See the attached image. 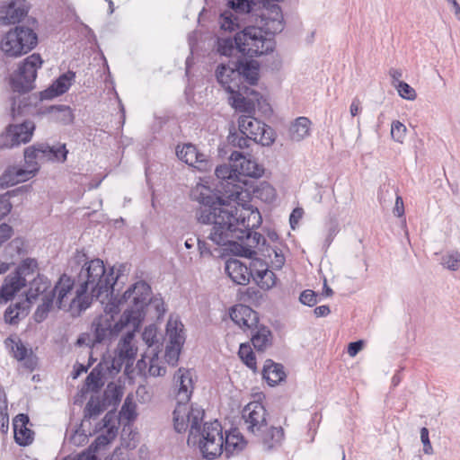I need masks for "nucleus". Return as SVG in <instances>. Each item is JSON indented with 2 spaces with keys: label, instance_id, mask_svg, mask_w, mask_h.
Masks as SVG:
<instances>
[{
  "label": "nucleus",
  "instance_id": "21",
  "mask_svg": "<svg viewBox=\"0 0 460 460\" xmlns=\"http://www.w3.org/2000/svg\"><path fill=\"white\" fill-rule=\"evenodd\" d=\"M248 423L247 429L253 434L262 431L267 427L266 409L261 403H255L245 419Z\"/></svg>",
  "mask_w": 460,
  "mask_h": 460
},
{
  "label": "nucleus",
  "instance_id": "4",
  "mask_svg": "<svg viewBox=\"0 0 460 460\" xmlns=\"http://www.w3.org/2000/svg\"><path fill=\"white\" fill-rule=\"evenodd\" d=\"M85 253L77 257V262L85 261L77 275L78 288L75 290V300L80 310H87L93 304V297H98L103 292L116 284L114 268L107 273L103 261L96 258L86 261Z\"/></svg>",
  "mask_w": 460,
  "mask_h": 460
},
{
  "label": "nucleus",
  "instance_id": "57",
  "mask_svg": "<svg viewBox=\"0 0 460 460\" xmlns=\"http://www.w3.org/2000/svg\"><path fill=\"white\" fill-rule=\"evenodd\" d=\"M318 295L315 291L311 289L304 290L299 296V301L307 306H314L318 302Z\"/></svg>",
  "mask_w": 460,
  "mask_h": 460
},
{
  "label": "nucleus",
  "instance_id": "17",
  "mask_svg": "<svg viewBox=\"0 0 460 460\" xmlns=\"http://www.w3.org/2000/svg\"><path fill=\"white\" fill-rule=\"evenodd\" d=\"M225 270L229 278L237 285L245 286L251 280V272L247 265L241 261L233 259L226 262Z\"/></svg>",
  "mask_w": 460,
  "mask_h": 460
},
{
  "label": "nucleus",
  "instance_id": "29",
  "mask_svg": "<svg viewBox=\"0 0 460 460\" xmlns=\"http://www.w3.org/2000/svg\"><path fill=\"white\" fill-rule=\"evenodd\" d=\"M54 302L56 303L55 298L53 297V295L49 292L47 293L41 299V304L39 305L33 314V320L37 323H40L44 322L49 314V312L52 310Z\"/></svg>",
  "mask_w": 460,
  "mask_h": 460
},
{
  "label": "nucleus",
  "instance_id": "9",
  "mask_svg": "<svg viewBox=\"0 0 460 460\" xmlns=\"http://www.w3.org/2000/svg\"><path fill=\"white\" fill-rule=\"evenodd\" d=\"M237 122L240 133L248 136L254 143L270 146L275 142V130L253 116L241 115Z\"/></svg>",
  "mask_w": 460,
  "mask_h": 460
},
{
  "label": "nucleus",
  "instance_id": "54",
  "mask_svg": "<svg viewBox=\"0 0 460 460\" xmlns=\"http://www.w3.org/2000/svg\"><path fill=\"white\" fill-rule=\"evenodd\" d=\"M17 146L15 140L13 137V133L9 129V125L5 128L4 131L0 134V149L13 148Z\"/></svg>",
  "mask_w": 460,
  "mask_h": 460
},
{
  "label": "nucleus",
  "instance_id": "28",
  "mask_svg": "<svg viewBox=\"0 0 460 460\" xmlns=\"http://www.w3.org/2000/svg\"><path fill=\"white\" fill-rule=\"evenodd\" d=\"M46 111L52 114L54 119L63 125H69L74 121V114L71 108L67 105H50L47 108Z\"/></svg>",
  "mask_w": 460,
  "mask_h": 460
},
{
  "label": "nucleus",
  "instance_id": "60",
  "mask_svg": "<svg viewBox=\"0 0 460 460\" xmlns=\"http://www.w3.org/2000/svg\"><path fill=\"white\" fill-rule=\"evenodd\" d=\"M17 293L12 290L4 283L0 286V304L5 305L14 299Z\"/></svg>",
  "mask_w": 460,
  "mask_h": 460
},
{
  "label": "nucleus",
  "instance_id": "37",
  "mask_svg": "<svg viewBox=\"0 0 460 460\" xmlns=\"http://www.w3.org/2000/svg\"><path fill=\"white\" fill-rule=\"evenodd\" d=\"M108 407L102 400V398H97L96 401L92 397L87 402L84 409V419H92L102 412H103Z\"/></svg>",
  "mask_w": 460,
  "mask_h": 460
},
{
  "label": "nucleus",
  "instance_id": "48",
  "mask_svg": "<svg viewBox=\"0 0 460 460\" xmlns=\"http://www.w3.org/2000/svg\"><path fill=\"white\" fill-rule=\"evenodd\" d=\"M394 87L396 88L399 95L405 100L413 101L417 97L416 91L404 81L394 84Z\"/></svg>",
  "mask_w": 460,
  "mask_h": 460
},
{
  "label": "nucleus",
  "instance_id": "18",
  "mask_svg": "<svg viewBox=\"0 0 460 460\" xmlns=\"http://www.w3.org/2000/svg\"><path fill=\"white\" fill-rule=\"evenodd\" d=\"M250 331L252 344L257 351L263 352L272 345L273 336L269 327L259 323Z\"/></svg>",
  "mask_w": 460,
  "mask_h": 460
},
{
  "label": "nucleus",
  "instance_id": "23",
  "mask_svg": "<svg viewBox=\"0 0 460 460\" xmlns=\"http://www.w3.org/2000/svg\"><path fill=\"white\" fill-rule=\"evenodd\" d=\"M259 433L261 434L262 444L268 451L280 446L284 439V429L281 427L271 426L268 428L267 426Z\"/></svg>",
  "mask_w": 460,
  "mask_h": 460
},
{
  "label": "nucleus",
  "instance_id": "47",
  "mask_svg": "<svg viewBox=\"0 0 460 460\" xmlns=\"http://www.w3.org/2000/svg\"><path fill=\"white\" fill-rule=\"evenodd\" d=\"M120 413L128 420L132 421L137 418L136 403L130 395H128L122 404Z\"/></svg>",
  "mask_w": 460,
  "mask_h": 460
},
{
  "label": "nucleus",
  "instance_id": "14",
  "mask_svg": "<svg viewBox=\"0 0 460 460\" xmlns=\"http://www.w3.org/2000/svg\"><path fill=\"white\" fill-rule=\"evenodd\" d=\"M234 62L240 82L243 80L250 85H257L260 79V63L255 59L244 57H238Z\"/></svg>",
  "mask_w": 460,
  "mask_h": 460
},
{
  "label": "nucleus",
  "instance_id": "39",
  "mask_svg": "<svg viewBox=\"0 0 460 460\" xmlns=\"http://www.w3.org/2000/svg\"><path fill=\"white\" fill-rule=\"evenodd\" d=\"M229 10L238 14H246L252 12L255 6L254 0H227Z\"/></svg>",
  "mask_w": 460,
  "mask_h": 460
},
{
  "label": "nucleus",
  "instance_id": "38",
  "mask_svg": "<svg viewBox=\"0 0 460 460\" xmlns=\"http://www.w3.org/2000/svg\"><path fill=\"white\" fill-rule=\"evenodd\" d=\"M137 348H135L133 345L119 344V348L117 349V356L119 358L120 361L125 362L126 370L128 367H132L137 356Z\"/></svg>",
  "mask_w": 460,
  "mask_h": 460
},
{
  "label": "nucleus",
  "instance_id": "62",
  "mask_svg": "<svg viewBox=\"0 0 460 460\" xmlns=\"http://www.w3.org/2000/svg\"><path fill=\"white\" fill-rule=\"evenodd\" d=\"M277 276L272 270H268L264 279L261 280L259 288L263 290H269L276 285Z\"/></svg>",
  "mask_w": 460,
  "mask_h": 460
},
{
  "label": "nucleus",
  "instance_id": "59",
  "mask_svg": "<svg viewBox=\"0 0 460 460\" xmlns=\"http://www.w3.org/2000/svg\"><path fill=\"white\" fill-rule=\"evenodd\" d=\"M190 166L196 168L199 171L201 172H207L210 170V163L208 159L207 155L197 151V157L195 161V164H191Z\"/></svg>",
  "mask_w": 460,
  "mask_h": 460
},
{
  "label": "nucleus",
  "instance_id": "11",
  "mask_svg": "<svg viewBox=\"0 0 460 460\" xmlns=\"http://www.w3.org/2000/svg\"><path fill=\"white\" fill-rule=\"evenodd\" d=\"M135 296H133V305L125 311L132 313L134 328L139 331L142 322L146 316V307L150 302L151 287L146 281H138L132 285Z\"/></svg>",
  "mask_w": 460,
  "mask_h": 460
},
{
  "label": "nucleus",
  "instance_id": "3",
  "mask_svg": "<svg viewBox=\"0 0 460 460\" xmlns=\"http://www.w3.org/2000/svg\"><path fill=\"white\" fill-rule=\"evenodd\" d=\"M261 26L248 25L237 31L233 38L218 37L216 41L217 52L220 56L232 57L234 51L243 56L260 57L272 52L275 49L273 37L284 30L282 10L277 4L259 15Z\"/></svg>",
  "mask_w": 460,
  "mask_h": 460
},
{
  "label": "nucleus",
  "instance_id": "24",
  "mask_svg": "<svg viewBox=\"0 0 460 460\" xmlns=\"http://www.w3.org/2000/svg\"><path fill=\"white\" fill-rule=\"evenodd\" d=\"M49 286V279L44 274L38 273L37 276L30 282V288L25 292V296H28V301H36L41 294L48 290Z\"/></svg>",
  "mask_w": 460,
  "mask_h": 460
},
{
  "label": "nucleus",
  "instance_id": "44",
  "mask_svg": "<svg viewBox=\"0 0 460 460\" xmlns=\"http://www.w3.org/2000/svg\"><path fill=\"white\" fill-rule=\"evenodd\" d=\"M39 157L36 144H33L24 149V161L26 165L32 168L31 172H39L40 165L36 161Z\"/></svg>",
  "mask_w": 460,
  "mask_h": 460
},
{
  "label": "nucleus",
  "instance_id": "7",
  "mask_svg": "<svg viewBox=\"0 0 460 460\" xmlns=\"http://www.w3.org/2000/svg\"><path fill=\"white\" fill-rule=\"evenodd\" d=\"M174 380L178 386V392L176 394L177 406L172 412L173 428L177 433H183L188 429V424L184 420L186 405L193 392L191 373L189 369L181 367L176 371Z\"/></svg>",
  "mask_w": 460,
  "mask_h": 460
},
{
  "label": "nucleus",
  "instance_id": "58",
  "mask_svg": "<svg viewBox=\"0 0 460 460\" xmlns=\"http://www.w3.org/2000/svg\"><path fill=\"white\" fill-rule=\"evenodd\" d=\"M17 183V177H15V174L13 172L10 167H8L0 176V186L2 188H8Z\"/></svg>",
  "mask_w": 460,
  "mask_h": 460
},
{
  "label": "nucleus",
  "instance_id": "30",
  "mask_svg": "<svg viewBox=\"0 0 460 460\" xmlns=\"http://www.w3.org/2000/svg\"><path fill=\"white\" fill-rule=\"evenodd\" d=\"M84 386L87 390L93 393H98L103 386L102 381V364L99 363L93 370L88 374L84 381Z\"/></svg>",
  "mask_w": 460,
  "mask_h": 460
},
{
  "label": "nucleus",
  "instance_id": "22",
  "mask_svg": "<svg viewBox=\"0 0 460 460\" xmlns=\"http://www.w3.org/2000/svg\"><path fill=\"white\" fill-rule=\"evenodd\" d=\"M246 445L243 436L234 429L226 433V438H223V451L226 458H230L235 452L242 451Z\"/></svg>",
  "mask_w": 460,
  "mask_h": 460
},
{
  "label": "nucleus",
  "instance_id": "40",
  "mask_svg": "<svg viewBox=\"0 0 460 460\" xmlns=\"http://www.w3.org/2000/svg\"><path fill=\"white\" fill-rule=\"evenodd\" d=\"M215 174L218 179L234 181L239 178L237 165L221 164L216 167Z\"/></svg>",
  "mask_w": 460,
  "mask_h": 460
},
{
  "label": "nucleus",
  "instance_id": "27",
  "mask_svg": "<svg viewBox=\"0 0 460 460\" xmlns=\"http://www.w3.org/2000/svg\"><path fill=\"white\" fill-rule=\"evenodd\" d=\"M311 121L306 117H299L290 127V137L294 141H301L309 135Z\"/></svg>",
  "mask_w": 460,
  "mask_h": 460
},
{
  "label": "nucleus",
  "instance_id": "41",
  "mask_svg": "<svg viewBox=\"0 0 460 460\" xmlns=\"http://www.w3.org/2000/svg\"><path fill=\"white\" fill-rule=\"evenodd\" d=\"M39 269L38 261L34 258L23 259L15 268V271L22 278L33 274Z\"/></svg>",
  "mask_w": 460,
  "mask_h": 460
},
{
  "label": "nucleus",
  "instance_id": "20",
  "mask_svg": "<svg viewBox=\"0 0 460 460\" xmlns=\"http://www.w3.org/2000/svg\"><path fill=\"white\" fill-rule=\"evenodd\" d=\"M35 128V123L31 119H25L18 124H9V129L13 133L17 146L21 144L29 143L32 138Z\"/></svg>",
  "mask_w": 460,
  "mask_h": 460
},
{
  "label": "nucleus",
  "instance_id": "19",
  "mask_svg": "<svg viewBox=\"0 0 460 460\" xmlns=\"http://www.w3.org/2000/svg\"><path fill=\"white\" fill-rule=\"evenodd\" d=\"M262 378L270 386H275L286 379L284 367L272 359H266L261 371Z\"/></svg>",
  "mask_w": 460,
  "mask_h": 460
},
{
  "label": "nucleus",
  "instance_id": "13",
  "mask_svg": "<svg viewBox=\"0 0 460 460\" xmlns=\"http://www.w3.org/2000/svg\"><path fill=\"white\" fill-rule=\"evenodd\" d=\"M231 320L244 332L258 327L260 323L259 314L250 305H235L229 309Z\"/></svg>",
  "mask_w": 460,
  "mask_h": 460
},
{
  "label": "nucleus",
  "instance_id": "31",
  "mask_svg": "<svg viewBox=\"0 0 460 460\" xmlns=\"http://www.w3.org/2000/svg\"><path fill=\"white\" fill-rule=\"evenodd\" d=\"M238 356L241 361L254 373L257 372V363L255 353L249 342L241 343L239 346Z\"/></svg>",
  "mask_w": 460,
  "mask_h": 460
},
{
  "label": "nucleus",
  "instance_id": "56",
  "mask_svg": "<svg viewBox=\"0 0 460 460\" xmlns=\"http://www.w3.org/2000/svg\"><path fill=\"white\" fill-rule=\"evenodd\" d=\"M7 249L15 252L17 255H25L28 252L25 248V240L22 237L13 239L8 243Z\"/></svg>",
  "mask_w": 460,
  "mask_h": 460
},
{
  "label": "nucleus",
  "instance_id": "50",
  "mask_svg": "<svg viewBox=\"0 0 460 460\" xmlns=\"http://www.w3.org/2000/svg\"><path fill=\"white\" fill-rule=\"evenodd\" d=\"M20 189H16L12 191H7L3 195H0V217L2 219L11 212L13 208L9 200V197L14 194V192L18 191Z\"/></svg>",
  "mask_w": 460,
  "mask_h": 460
},
{
  "label": "nucleus",
  "instance_id": "8",
  "mask_svg": "<svg viewBox=\"0 0 460 460\" xmlns=\"http://www.w3.org/2000/svg\"><path fill=\"white\" fill-rule=\"evenodd\" d=\"M128 325L134 326L130 311H124L120 318L115 323H111L106 316L96 317L92 323L93 343L101 344L107 340H114Z\"/></svg>",
  "mask_w": 460,
  "mask_h": 460
},
{
  "label": "nucleus",
  "instance_id": "35",
  "mask_svg": "<svg viewBox=\"0 0 460 460\" xmlns=\"http://www.w3.org/2000/svg\"><path fill=\"white\" fill-rule=\"evenodd\" d=\"M4 342L7 347H11L13 358L21 362L25 359L30 350H31V349H28L20 339L15 341L12 336L8 337Z\"/></svg>",
  "mask_w": 460,
  "mask_h": 460
},
{
  "label": "nucleus",
  "instance_id": "32",
  "mask_svg": "<svg viewBox=\"0 0 460 460\" xmlns=\"http://www.w3.org/2000/svg\"><path fill=\"white\" fill-rule=\"evenodd\" d=\"M219 24L220 29L225 31L232 32L236 30L241 31L243 29L237 16L230 10H226L220 13Z\"/></svg>",
  "mask_w": 460,
  "mask_h": 460
},
{
  "label": "nucleus",
  "instance_id": "45",
  "mask_svg": "<svg viewBox=\"0 0 460 460\" xmlns=\"http://www.w3.org/2000/svg\"><path fill=\"white\" fill-rule=\"evenodd\" d=\"M50 151L47 160L58 163H65L66 161L68 150L66 149V144H59L58 146H50Z\"/></svg>",
  "mask_w": 460,
  "mask_h": 460
},
{
  "label": "nucleus",
  "instance_id": "5",
  "mask_svg": "<svg viewBox=\"0 0 460 460\" xmlns=\"http://www.w3.org/2000/svg\"><path fill=\"white\" fill-rule=\"evenodd\" d=\"M205 415L204 410L197 404H191L190 409L185 410L184 420L190 426L188 444H196L199 438V448L202 456L213 460L223 453V429L216 420L205 422L201 429V421Z\"/></svg>",
  "mask_w": 460,
  "mask_h": 460
},
{
  "label": "nucleus",
  "instance_id": "1",
  "mask_svg": "<svg viewBox=\"0 0 460 460\" xmlns=\"http://www.w3.org/2000/svg\"><path fill=\"white\" fill-rule=\"evenodd\" d=\"M239 191H232L227 197L217 189L198 184L190 190V199L198 202L195 217L198 223L210 226L207 239L234 255L252 259L256 255L254 247L243 244L250 239L251 232L246 217L231 200L238 199Z\"/></svg>",
  "mask_w": 460,
  "mask_h": 460
},
{
  "label": "nucleus",
  "instance_id": "34",
  "mask_svg": "<svg viewBox=\"0 0 460 460\" xmlns=\"http://www.w3.org/2000/svg\"><path fill=\"white\" fill-rule=\"evenodd\" d=\"M240 299L254 306L261 305L264 301V294L256 287H248L240 290Z\"/></svg>",
  "mask_w": 460,
  "mask_h": 460
},
{
  "label": "nucleus",
  "instance_id": "6",
  "mask_svg": "<svg viewBox=\"0 0 460 460\" xmlns=\"http://www.w3.org/2000/svg\"><path fill=\"white\" fill-rule=\"evenodd\" d=\"M27 24H17L10 29L1 39L0 49L7 58H17L34 49L38 43V34L30 25H35L37 20L28 17Z\"/></svg>",
  "mask_w": 460,
  "mask_h": 460
},
{
  "label": "nucleus",
  "instance_id": "43",
  "mask_svg": "<svg viewBox=\"0 0 460 460\" xmlns=\"http://www.w3.org/2000/svg\"><path fill=\"white\" fill-rule=\"evenodd\" d=\"M13 433L15 443L21 447H27L33 441L34 432L27 426L13 429Z\"/></svg>",
  "mask_w": 460,
  "mask_h": 460
},
{
  "label": "nucleus",
  "instance_id": "36",
  "mask_svg": "<svg viewBox=\"0 0 460 460\" xmlns=\"http://www.w3.org/2000/svg\"><path fill=\"white\" fill-rule=\"evenodd\" d=\"M111 298L104 306V314L100 316H106L111 323H115V317L120 313V302L118 297L114 296V286L110 288Z\"/></svg>",
  "mask_w": 460,
  "mask_h": 460
},
{
  "label": "nucleus",
  "instance_id": "15",
  "mask_svg": "<svg viewBox=\"0 0 460 460\" xmlns=\"http://www.w3.org/2000/svg\"><path fill=\"white\" fill-rule=\"evenodd\" d=\"M216 78L226 92L235 93L239 88L240 79L234 60H230L227 64H219L216 69Z\"/></svg>",
  "mask_w": 460,
  "mask_h": 460
},
{
  "label": "nucleus",
  "instance_id": "52",
  "mask_svg": "<svg viewBox=\"0 0 460 460\" xmlns=\"http://www.w3.org/2000/svg\"><path fill=\"white\" fill-rule=\"evenodd\" d=\"M442 264L451 270H456L460 266V253L454 252L445 255L442 258Z\"/></svg>",
  "mask_w": 460,
  "mask_h": 460
},
{
  "label": "nucleus",
  "instance_id": "10",
  "mask_svg": "<svg viewBox=\"0 0 460 460\" xmlns=\"http://www.w3.org/2000/svg\"><path fill=\"white\" fill-rule=\"evenodd\" d=\"M75 284V279L66 273L59 276L53 288L49 291L56 300V306L58 310L67 312L73 318H77L82 315L86 310H80L78 304L74 303L75 296L69 303L66 302V297L73 291Z\"/></svg>",
  "mask_w": 460,
  "mask_h": 460
},
{
  "label": "nucleus",
  "instance_id": "26",
  "mask_svg": "<svg viewBox=\"0 0 460 460\" xmlns=\"http://www.w3.org/2000/svg\"><path fill=\"white\" fill-rule=\"evenodd\" d=\"M238 176H247L258 179L264 173V168L251 159H243L237 166Z\"/></svg>",
  "mask_w": 460,
  "mask_h": 460
},
{
  "label": "nucleus",
  "instance_id": "2",
  "mask_svg": "<svg viewBox=\"0 0 460 460\" xmlns=\"http://www.w3.org/2000/svg\"><path fill=\"white\" fill-rule=\"evenodd\" d=\"M43 59L39 53H33L18 65L9 75V86L13 93L19 96L11 98V115L13 119L22 116L31 107L43 100H52L66 93L75 80V72L68 70L61 74L45 90L39 93L24 96L35 88L38 69L42 66Z\"/></svg>",
  "mask_w": 460,
  "mask_h": 460
},
{
  "label": "nucleus",
  "instance_id": "53",
  "mask_svg": "<svg viewBox=\"0 0 460 460\" xmlns=\"http://www.w3.org/2000/svg\"><path fill=\"white\" fill-rule=\"evenodd\" d=\"M406 133V127L399 120H394L391 126V136L394 140L402 143Z\"/></svg>",
  "mask_w": 460,
  "mask_h": 460
},
{
  "label": "nucleus",
  "instance_id": "12",
  "mask_svg": "<svg viewBox=\"0 0 460 460\" xmlns=\"http://www.w3.org/2000/svg\"><path fill=\"white\" fill-rule=\"evenodd\" d=\"M31 4L27 0H5L0 6V23L17 25L27 17Z\"/></svg>",
  "mask_w": 460,
  "mask_h": 460
},
{
  "label": "nucleus",
  "instance_id": "46",
  "mask_svg": "<svg viewBox=\"0 0 460 460\" xmlns=\"http://www.w3.org/2000/svg\"><path fill=\"white\" fill-rule=\"evenodd\" d=\"M227 141L230 145L240 149H244L250 146V142L252 141L248 136L243 135L240 132H232L230 130L227 137Z\"/></svg>",
  "mask_w": 460,
  "mask_h": 460
},
{
  "label": "nucleus",
  "instance_id": "16",
  "mask_svg": "<svg viewBox=\"0 0 460 460\" xmlns=\"http://www.w3.org/2000/svg\"><path fill=\"white\" fill-rule=\"evenodd\" d=\"M262 222V218L261 213L258 209L251 211L250 215L246 218V224H249V230L251 232L250 239H246L250 244L253 247H259V250L266 256V253L270 254V246L268 244L266 238L258 232H253L252 230L258 226Z\"/></svg>",
  "mask_w": 460,
  "mask_h": 460
},
{
  "label": "nucleus",
  "instance_id": "61",
  "mask_svg": "<svg viewBox=\"0 0 460 460\" xmlns=\"http://www.w3.org/2000/svg\"><path fill=\"white\" fill-rule=\"evenodd\" d=\"M110 443V438H106V436H104L103 434H101L92 442L88 448L91 451H93L95 455H97V452L101 448L106 447Z\"/></svg>",
  "mask_w": 460,
  "mask_h": 460
},
{
  "label": "nucleus",
  "instance_id": "64",
  "mask_svg": "<svg viewBox=\"0 0 460 460\" xmlns=\"http://www.w3.org/2000/svg\"><path fill=\"white\" fill-rule=\"evenodd\" d=\"M4 322L8 324L14 325L19 323L18 314H16V311L14 308H12V305H10L4 313Z\"/></svg>",
  "mask_w": 460,
  "mask_h": 460
},
{
  "label": "nucleus",
  "instance_id": "42",
  "mask_svg": "<svg viewBox=\"0 0 460 460\" xmlns=\"http://www.w3.org/2000/svg\"><path fill=\"white\" fill-rule=\"evenodd\" d=\"M3 283L17 294L28 284L26 279L21 277L15 270L7 275Z\"/></svg>",
  "mask_w": 460,
  "mask_h": 460
},
{
  "label": "nucleus",
  "instance_id": "63",
  "mask_svg": "<svg viewBox=\"0 0 460 460\" xmlns=\"http://www.w3.org/2000/svg\"><path fill=\"white\" fill-rule=\"evenodd\" d=\"M13 234V229L10 225L6 223H2L0 225V247L12 237Z\"/></svg>",
  "mask_w": 460,
  "mask_h": 460
},
{
  "label": "nucleus",
  "instance_id": "49",
  "mask_svg": "<svg viewBox=\"0 0 460 460\" xmlns=\"http://www.w3.org/2000/svg\"><path fill=\"white\" fill-rule=\"evenodd\" d=\"M13 172L17 177L18 182L25 181L30 178H32L38 172H31L32 168L29 167V165L24 166H10Z\"/></svg>",
  "mask_w": 460,
  "mask_h": 460
},
{
  "label": "nucleus",
  "instance_id": "25",
  "mask_svg": "<svg viewBox=\"0 0 460 460\" xmlns=\"http://www.w3.org/2000/svg\"><path fill=\"white\" fill-rule=\"evenodd\" d=\"M122 396V387L114 382H110L107 385L106 389L103 391L102 400L107 407L113 406L114 408H117L121 402Z\"/></svg>",
  "mask_w": 460,
  "mask_h": 460
},
{
  "label": "nucleus",
  "instance_id": "55",
  "mask_svg": "<svg viewBox=\"0 0 460 460\" xmlns=\"http://www.w3.org/2000/svg\"><path fill=\"white\" fill-rule=\"evenodd\" d=\"M32 303L33 302L28 301V296H26L24 300L11 304L12 308H14L16 311V314H18L19 320L20 318H24L28 315Z\"/></svg>",
  "mask_w": 460,
  "mask_h": 460
},
{
  "label": "nucleus",
  "instance_id": "33",
  "mask_svg": "<svg viewBox=\"0 0 460 460\" xmlns=\"http://www.w3.org/2000/svg\"><path fill=\"white\" fill-rule=\"evenodd\" d=\"M197 147L191 143L178 145L176 146L177 157L188 165L195 164L197 157Z\"/></svg>",
  "mask_w": 460,
  "mask_h": 460
},
{
  "label": "nucleus",
  "instance_id": "51",
  "mask_svg": "<svg viewBox=\"0 0 460 460\" xmlns=\"http://www.w3.org/2000/svg\"><path fill=\"white\" fill-rule=\"evenodd\" d=\"M233 106L241 111L248 113V115L254 112V104L241 95L234 99Z\"/></svg>",
  "mask_w": 460,
  "mask_h": 460
}]
</instances>
